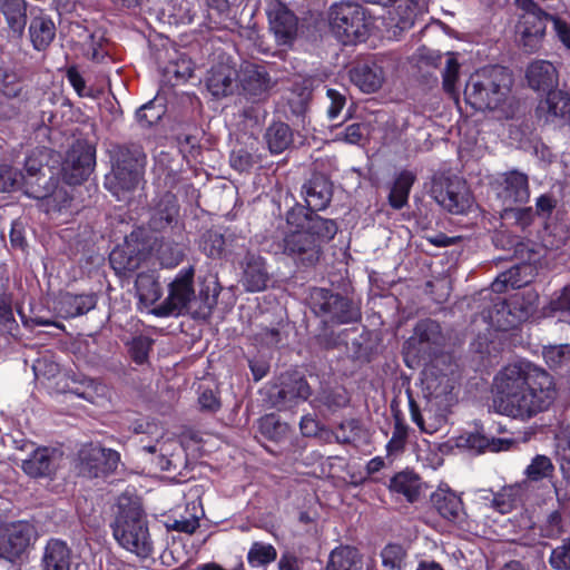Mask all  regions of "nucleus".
I'll return each instance as SVG.
<instances>
[{"mask_svg":"<svg viewBox=\"0 0 570 570\" xmlns=\"http://www.w3.org/2000/svg\"><path fill=\"white\" fill-rule=\"evenodd\" d=\"M493 393L500 414L522 421L548 410L557 397L552 376L524 361L508 364L498 372Z\"/></svg>","mask_w":570,"mask_h":570,"instance_id":"1","label":"nucleus"},{"mask_svg":"<svg viewBox=\"0 0 570 570\" xmlns=\"http://www.w3.org/2000/svg\"><path fill=\"white\" fill-rule=\"evenodd\" d=\"M512 78L503 67H485L470 76L465 88L466 104L476 110L498 111L509 118L513 115Z\"/></svg>","mask_w":570,"mask_h":570,"instance_id":"2","label":"nucleus"},{"mask_svg":"<svg viewBox=\"0 0 570 570\" xmlns=\"http://www.w3.org/2000/svg\"><path fill=\"white\" fill-rule=\"evenodd\" d=\"M116 541L141 559L153 554L154 544L139 499L122 494L117 501L112 525Z\"/></svg>","mask_w":570,"mask_h":570,"instance_id":"3","label":"nucleus"},{"mask_svg":"<svg viewBox=\"0 0 570 570\" xmlns=\"http://www.w3.org/2000/svg\"><path fill=\"white\" fill-rule=\"evenodd\" d=\"M145 165L146 156L140 148L119 149L105 183L117 200L129 202L132 198L142 181Z\"/></svg>","mask_w":570,"mask_h":570,"instance_id":"4","label":"nucleus"},{"mask_svg":"<svg viewBox=\"0 0 570 570\" xmlns=\"http://www.w3.org/2000/svg\"><path fill=\"white\" fill-rule=\"evenodd\" d=\"M137 434H146L149 439H141V449L155 454L154 462L163 471H175L185 462L183 446L179 440L164 430L155 422H140L134 426Z\"/></svg>","mask_w":570,"mask_h":570,"instance_id":"5","label":"nucleus"},{"mask_svg":"<svg viewBox=\"0 0 570 570\" xmlns=\"http://www.w3.org/2000/svg\"><path fill=\"white\" fill-rule=\"evenodd\" d=\"M330 26L334 36L344 45L365 40L368 33V20L364 9L353 2H340L331 7Z\"/></svg>","mask_w":570,"mask_h":570,"instance_id":"6","label":"nucleus"},{"mask_svg":"<svg viewBox=\"0 0 570 570\" xmlns=\"http://www.w3.org/2000/svg\"><path fill=\"white\" fill-rule=\"evenodd\" d=\"M538 305L539 295L532 289H527L515 293L509 302L498 297L493 308L489 311L488 318L497 330L507 331L532 316Z\"/></svg>","mask_w":570,"mask_h":570,"instance_id":"7","label":"nucleus"},{"mask_svg":"<svg viewBox=\"0 0 570 570\" xmlns=\"http://www.w3.org/2000/svg\"><path fill=\"white\" fill-rule=\"evenodd\" d=\"M515 6L522 11L515 26L517 41L525 51H535L540 48L547 23L552 18L533 0H515Z\"/></svg>","mask_w":570,"mask_h":570,"instance_id":"8","label":"nucleus"},{"mask_svg":"<svg viewBox=\"0 0 570 570\" xmlns=\"http://www.w3.org/2000/svg\"><path fill=\"white\" fill-rule=\"evenodd\" d=\"M455 386L456 375L452 365L440 367L439 363H433L423 371L424 397L442 409H450L455 403Z\"/></svg>","mask_w":570,"mask_h":570,"instance_id":"9","label":"nucleus"},{"mask_svg":"<svg viewBox=\"0 0 570 570\" xmlns=\"http://www.w3.org/2000/svg\"><path fill=\"white\" fill-rule=\"evenodd\" d=\"M24 168L27 194L36 199H41V206L47 213L61 212L67 207L70 199L66 190L55 188L52 181L43 187L40 185L45 175L41 173L42 165L38 159L33 156L28 157Z\"/></svg>","mask_w":570,"mask_h":570,"instance_id":"10","label":"nucleus"},{"mask_svg":"<svg viewBox=\"0 0 570 570\" xmlns=\"http://www.w3.org/2000/svg\"><path fill=\"white\" fill-rule=\"evenodd\" d=\"M194 274L193 266L183 268L169 284L166 299L150 313L158 317H167L187 312L190 302L195 298Z\"/></svg>","mask_w":570,"mask_h":570,"instance_id":"11","label":"nucleus"},{"mask_svg":"<svg viewBox=\"0 0 570 570\" xmlns=\"http://www.w3.org/2000/svg\"><path fill=\"white\" fill-rule=\"evenodd\" d=\"M37 530L28 521H17L0 528V559H19L37 540Z\"/></svg>","mask_w":570,"mask_h":570,"instance_id":"12","label":"nucleus"},{"mask_svg":"<svg viewBox=\"0 0 570 570\" xmlns=\"http://www.w3.org/2000/svg\"><path fill=\"white\" fill-rule=\"evenodd\" d=\"M331 239H323L315 230H292L283 239L284 253L304 265H314L318 262L322 247Z\"/></svg>","mask_w":570,"mask_h":570,"instance_id":"13","label":"nucleus"},{"mask_svg":"<svg viewBox=\"0 0 570 570\" xmlns=\"http://www.w3.org/2000/svg\"><path fill=\"white\" fill-rule=\"evenodd\" d=\"M314 305L326 321L337 324L352 323L360 318V309L350 299L326 289H316Z\"/></svg>","mask_w":570,"mask_h":570,"instance_id":"14","label":"nucleus"},{"mask_svg":"<svg viewBox=\"0 0 570 570\" xmlns=\"http://www.w3.org/2000/svg\"><path fill=\"white\" fill-rule=\"evenodd\" d=\"M79 460L80 472L97 478L116 470L120 455L115 450L88 444L80 450Z\"/></svg>","mask_w":570,"mask_h":570,"instance_id":"15","label":"nucleus"},{"mask_svg":"<svg viewBox=\"0 0 570 570\" xmlns=\"http://www.w3.org/2000/svg\"><path fill=\"white\" fill-rule=\"evenodd\" d=\"M269 29L279 45H289L296 37L298 20L281 0H268L266 6Z\"/></svg>","mask_w":570,"mask_h":570,"instance_id":"16","label":"nucleus"},{"mask_svg":"<svg viewBox=\"0 0 570 570\" xmlns=\"http://www.w3.org/2000/svg\"><path fill=\"white\" fill-rule=\"evenodd\" d=\"M242 94L250 101L265 100L273 87V81L264 67L244 63L237 72Z\"/></svg>","mask_w":570,"mask_h":570,"instance_id":"17","label":"nucleus"},{"mask_svg":"<svg viewBox=\"0 0 570 570\" xmlns=\"http://www.w3.org/2000/svg\"><path fill=\"white\" fill-rule=\"evenodd\" d=\"M434 199L452 214H463L472 205V197L464 181L448 179L433 187Z\"/></svg>","mask_w":570,"mask_h":570,"instance_id":"18","label":"nucleus"},{"mask_svg":"<svg viewBox=\"0 0 570 570\" xmlns=\"http://www.w3.org/2000/svg\"><path fill=\"white\" fill-rule=\"evenodd\" d=\"M286 222L295 230H315L323 239H333L337 233V225L333 219L323 218L299 204L287 212Z\"/></svg>","mask_w":570,"mask_h":570,"instance_id":"19","label":"nucleus"},{"mask_svg":"<svg viewBox=\"0 0 570 570\" xmlns=\"http://www.w3.org/2000/svg\"><path fill=\"white\" fill-rule=\"evenodd\" d=\"M95 150L87 142L77 141L62 165L63 178L70 185L81 183L91 171Z\"/></svg>","mask_w":570,"mask_h":570,"instance_id":"20","label":"nucleus"},{"mask_svg":"<svg viewBox=\"0 0 570 570\" xmlns=\"http://www.w3.org/2000/svg\"><path fill=\"white\" fill-rule=\"evenodd\" d=\"M239 283L246 292H262L267 287L271 275L266 259L257 253L247 252L238 263Z\"/></svg>","mask_w":570,"mask_h":570,"instance_id":"21","label":"nucleus"},{"mask_svg":"<svg viewBox=\"0 0 570 570\" xmlns=\"http://www.w3.org/2000/svg\"><path fill=\"white\" fill-rule=\"evenodd\" d=\"M411 420L417 425L421 432L433 434L440 431L446 423V412L449 409H442L432 401H426L423 409L416 404L413 399L409 401Z\"/></svg>","mask_w":570,"mask_h":570,"instance_id":"22","label":"nucleus"},{"mask_svg":"<svg viewBox=\"0 0 570 570\" xmlns=\"http://www.w3.org/2000/svg\"><path fill=\"white\" fill-rule=\"evenodd\" d=\"M537 115L544 122L570 119V95L560 89L549 90L547 97L539 102Z\"/></svg>","mask_w":570,"mask_h":570,"instance_id":"23","label":"nucleus"},{"mask_svg":"<svg viewBox=\"0 0 570 570\" xmlns=\"http://www.w3.org/2000/svg\"><path fill=\"white\" fill-rule=\"evenodd\" d=\"M6 20L8 40L19 42L24 35L28 22L26 0H0Z\"/></svg>","mask_w":570,"mask_h":570,"instance_id":"24","label":"nucleus"},{"mask_svg":"<svg viewBox=\"0 0 570 570\" xmlns=\"http://www.w3.org/2000/svg\"><path fill=\"white\" fill-rule=\"evenodd\" d=\"M96 306V297L91 294H60L55 303V311L62 318H72L88 313Z\"/></svg>","mask_w":570,"mask_h":570,"instance_id":"25","label":"nucleus"},{"mask_svg":"<svg viewBox=\"0 0 570 570\" xmlns=\"http://www.w3.org/2000/svg\"><path fill=\"white\" fill-rule=\"evenodd\" d=\"M21 85L17 73L3 66H0V119H10L17 115V108L8 101L9 98H16L21 92Z\"/></svg>","mask_w":570,"mask_h":570,"instance_id":"26","label":"nucleus"},{"mask_svg":"<svg viewBox=\"0 0 570 570\" xmlns=\"http://www.w3.org/2000/svg\"><path fill=\"white\" fill-rule=\"evenodd\" d=\"M525 78L530 88L548 90L558 83V71L548 60H534L528 66Z\"/></svg>","mask_w":570,"mask_h":570,"instance_id":"27","label":"nucleus"},{"mask_svg":"<svg viewBox=\"0 0 570 570\" xmlns=\"http://www.w3.org/2000/svg\"><path fill=\"white\" fill-rule=\"evenodd\" d=\"M71 563V550L66 542L59 539L47 542L41 558V570H70Z\"/></svg>","mask_w":570,"mask_h":570,"instance_id":"28","label":"nucleus"},{"mask_svg":"<svg viewBox=\"0 0 570 570\" xmlns=\"http://www.w3.org/2000/svg\"><path fill=\"white\" fill-rule=\"evenodd\" d=\"M434 508L441 517L451 521L459 522L464 517L463 503L461 498L450 489L439 488L431 497Z\"/></svg>","mask_w":570,"mask_h":570,"instance_id":"29","label":"nucleus"},{"mask_svg":"<svg viewBox=\"0 0 570 570\" xmlns=\"http://www.w3.org/2000/svg\"><path fill=\"white\" fill-rule=\"evenodd\" d=\"M28 32L33 49L42 51L53 41L56 26L49 16L40 13L31 19Z\"/></svg>","mask_w":570,"mask_h":570,"instance_id":"30","label":"nucleus"},{"mask_svg":"<svg viewBox=\"0 0 570 570\" xmlns=\"http://www.w3.org/2000/svg\"><path fill=\"white\" fill-rule=\"evenodd\" d=\"M311 395L307 382L297 373L287 374L281 379V387L277 392L278 403L306 401Z\"/></svg>","mask_w":570,"mask_h":570,"instance_id":"31","label":"nucleus"},{"mask_svg":"<svg viewBox=\"0 0 570 570\" xmlns=\"http://www.w3.org/2000/svg\"><path fill=\"white\" fill-rule=\"evenodd\" d=\"M21 468L32 478L48 476L55 470V451L38 448L28 459L22 460Z\"/></svg>","mask_w":570,"mask_h":570,"instance_id":"32","label":"nucleus"},{"mask_svg":"<svg viewBox=\"0 0 570 570\" xmlns=\"http://www.w3.org/2000/svg\"><path fill=\"white\" fill-rule=\"evenodd\" d=\"M351 79L362 91L370 94L382 87L385 75L377 63L362 65L351 71Z\"/></svg>","mask_w":570,"mask_h":570,"instance_id":"33","label":"nucleus"},{"mask_svg":"<svg viewBox=\"0 0 570 570\" xmlns=\"http://www.w3.org/2000/svg\"><path fill=\"white\" fill-rule=\"evenodd\" d=\"M303 194L305 196V203L309 210L324 209L332 196L331 187L328 183L322 178H314L303 186Z\"/></svg>","mask_w":570,"mask_h":570,"instance_id":"34","label":"nucleus"},{"mask_svg":"<svg viewBox=\"0 0 570 570\" xmlns=\"http://www.w3.org/2000/svg\"><path fill=\"white\" fill-rule=\"evenodd\" d=\"M325 570H362V557L353 547H337L331 552Z\"/></svg>","mask_w":570,"mask_h":570,"instance_id":"35","label":"nucleus"},{"mask_svg":"<svg viewBox=\"0 0 570 570\" xmlns=\"http://www.w3.org/2000/svg\"><path fill=\"white\" fill-rule=\"evenodd\" d=\"M503 197L509 203H525L530 197L528 176L512 170L504 176Z\"/></svg>","mask_w":570,"mask_h":570,"instance_id":"36","label":"nucleus"},{"mask_svg":"<svg viewBox=\"0 0 570 570\" xmlns=\"http://www.w3.org/2000/svg\"><path fill=\"white\" fill-rule=\"evenodd\" d=\"M236 72L227 66H219L210 70L207 88L215 97L227 96L234 90Z\"/></svg>","mask_w":570,"mask_h":570,"instance_id":"37","label":"nucleus"},{"mask_svg":"<svg viewBox=\"0 0 570 570\" xmlns=\"http://www.w3.org/2000/svg\"><path fill=\"white\" fill-rule=\"evenodd\" d=\"M390 490L404 495L407 501L413 502L420 494L421 482L413 472L402 471L391 479Z\"/></svg>","mask_w":570,"mask_h":570,"instance_id":"38","label":"nucleus"},{"mask_svg":"<svg viewBox=\"0 0 570 570\" xmlns=\"http://www.w3.org/2000/svg\"><path fill=\"white\" fill-rule=\"evenodd\" d=\"M136 293L145 307L154 305L161 296V288L151 273H140L136 278Z\"/></svg>","mask_w":570,"mask_h":570,"instance_id":"39","label":"nucleus"},{"mask_svg":"<svg viewBox=\"0 0 570 570\" xmlns=\"http://www.w3.org/2000/svg\"><path fill=\"white\" fill-rule=\"evenodd\" d=\"M177 215V207L171 195H167L151 212L149 227L163 230L170 225Z\"/></svg>","mask_w":570,"mask_h":570,"instance_id":"40","label":"nucleus"},{"mask_svg":"<svg viewBox=\"0 0 570 570\" xmlns=\"http://www.w3.org/2000/svg\"><path fill=\"white\" fill-rule=\"evenodd\" d=\"M414 181L415 175L413 173L404 170L399 174L389 196V203L393 208L401 209L406 205Z\"/></svg>","mask_w":570,"mask_h":570,"instance_id":"41","label":"nucleus"},{"mask_svg":"<svg viewBox=\"0 0 570 570\" xmlns=\"http://www.w3.org/2000/svg\"><path fill=\"white\" fill-rule=\"evenodd\" d=\"M134 252L129 243L116 247L109 255L112 268L118 273L135 271L139 266L140 258Z\"/></svg>","mask_w":570,"mask_h":570,"instance_id":"42","label":"nucleus"},{"mask_svg":"<svg viewBox=\"0 0 570 570\" xmlns=\"http://www.w3.org/2000/svg\"><path fill=\"white\" fill-rule=\"evenodd\" d=\"M265 137L268 148L273 154L283 153L292 142L291 129L284 122L271 125Z\"/></svg>","mask_w":570,"mask_h":570,"instance_id":"43","label":"nucleus"},{"mask_svg":"<svg viewBox=\"0 0 570 570\" xmlns=\"http://www.w3.org/2000/svg\"><path fill=\"white\" fill-rule=\"evenodd\" d=\"M527 266H514L510 269L501 273L491 287L494 293H502L509 288H520L528 283V279L522 277V273L527 269Z\"/></svg>","mask_w":570,"mask_h":570,"instance_id":"44","label":"nucleus"},{"mask_svg":"<svg viewBox=\"0 0 570 570\" xmlns=\"http://www.w3.org/2000/svg\"><path fill=\"white\" fill-rule=\"evenodd\" d=\"M76 393L94 404L102 405L108 400L110 391L106 384L94 379H86Z\"/></svg>","mask_w":570,"mask_h":570,"instance_id":"45","label":"nucleus"},{"mask_svg":"<svg viewBox=\"0 0 570 570\" xmlns=\"http://www.w3.org/2000/svg\"><path fill=\"white\" fill-rule=\"evenodd\" d=\"M520 491L518 485L504 487L493 495L492 507L502 514L511 512L519 502Z\"/></svg>","mask_w":570,"mask_h":570,"instance_id":"46","label":"nucleus"},{"mask_svg":"<svg viewBox=\"0 0 570 570\" xmlns=\"http://www.w3.org/2000/svg\"><path fill=\"white\" fill-rule=\"evenodd\" d=\"M554 472V465L550 458L537 454L527 466L524 473L530 481H540L551 478Z\"/></svg>","mask_w":570,"mask_h":570,"instance_id":"47","label":"nucleus"},{"mask_svg":"<svg viewBox=\"0 0 570 570\" xmlns=\"http://www.w3.org/2000/svg\"><path fill=\"white\" fill-rule=\"evenodd\" d=\"M466 442L471 449H474L479 452H483L487 449L492 452H499L510 449V446L514 443L511 439L489 440L479 433L470 434L466 439Z\"/></svg>","mask_w":570,"mask_h":570,"instance_id":"48","label":"nucleus"},{"mask_svg":"<svg viewBox=\"0 0 570 570\" xmlns=\"http://www.w3.org/2000/svg\"><path fill=\"white\" fill-rule=\"evenodd\" d=\"M366 436L360 421L355 419L343 421L336 430L335 438L341 443H354Z\"/></svg>","mask_w":570,"mask_h":570,"instance_id":"49","label":"nucleus"},{"mask_svg":"<svg viewBox=\"0 0 570 570\" xmlns=\"http://www.w3.org/2000/svg\"><path fill=\"white\" fill-rule=\"evenodd\" d=\"M543 358L551 368L570 365V344L544 347Z\"/></svg>","mask_w":570,"mask_h":570,"instance_id":"50","label":"nucleus"},{"mask_svg":"<svg viewBox=\"0 0 570 570\" xmlns=\"http://www.w3.org/2000/svg\"><path fill=\"white\" fill-rule=\"evenodd\" d=\"M276 557L277 552L272 544L255 542L248 551L247 560L252 567H257L273 562Z\"/></svg>","mask_w":570,"mask_h":570,"instance_id":"51","label":"nucleus"},{"mask_svg":"<svg viewBox=\"0 0 570 570\" xmlns=\"http://www.w3.org/2000/svg\"><path fill=\"white\" fill-rule=\"evenodd\" d=\"M382 564L390 570H403L406 552L400 544H387L381 552Z\"/></svg>","mask_w":570,"mask_h":570,"instance_id":"52","label":"nucleus"},{"mask_svg":"<svg viewBox=\"0 0 570 570\" xmlns=\"http://www.w3.org/2000/svg\"><path fill=\"white\" fill-rule=\"evenodd\" d=\"M164 112L165 109L163 105L150 100L137 110L136 118L142 127H150L161 119Z\"/></svg>","mask_w":570,"mask_h":570,"instance_id":"53","label":"nucleus"},{"mask_svg":"<svg viewBox=\"0 0 570 570\" xmlns=\"http://www.w3.org/2000/svg\"><path fill=\"white\" fill-rule=\"evenodd\" d=\"M225 246L224 236L217 232H206L200 240V249L212 258H218L223 255Z\"/></svg>","mask_w":570,"mask_h":570,"instance_id":"54","label":"nucleus"},{"mask_svg":"<svg viewBox=\"0 0 570 570\" xmlns=\"http://www.w3.org/2000/svg\"><path fill=\"white\" fill-rule=\"evenodd\" d=\"M396 12L399 16L396 27L401 30H405L413 26L417 14L423 12V7L412 0H405L404 10H402V6H399Z\"/></svg>","mask_w":570,"mask_h":570,"instance_id":"55","label":"nucleus"},{"mask_svg":"<svg viewBox=\"0 0 570 570\" xmlns=\"http://www.w3.org/2000/svg\"><path fill=\"white\" fill-rule=\"evenodd\" d=\"M459 68L460 66L456 59L449 55L446 59V66L443 71V88L455 100L458 99V90L455 83L458 80Z\"/></svg>","mask_w":570,"mask_h":570,"instance_id":"56","label":"nucleus"},{"mask_svg":"<svg viewBox=\"0 0 570 570\" xmlns=\"http://www.w3.org/2000/svg\"><path fill=\"white\" fill-rule=\"evenodd\" d=\"M284 340V330L281 324L276 327H263L255 334V341L264 346H278Z\"/></svg>","mask_w":570,"mask_h":570,"instance_id":"57","label":"nucleus"},{"mask_svg":"<svg viewBox=\"0 0 570 570\" xmlns=\"http://www.w3.org/2000/svg\"><path fill=\"white\" fill-rule=\"evenodd\" d=\"M259 430L269 439H278L287 431V425L281 423L275 415H265L259 420Z\"/></svg>","mask_w":570,"mask_h":570,"instance_id":"58","label":"nucleus"},{"mask_svg":"<svg viewBox=\"0 0 570 570\" xmlns=\"http://www.w3.org/2000/svg\"><path fill=\"white\" fill-rule=\"evenodd\" d=\"M409 428L406 424H404L401 420L396 419L392 438L386 444V450L389 453L399 452L401 451L404 445L405 441L407 439Z\"/></svg>","mask_w":570,"mask_h":570,"instance_id":"59","label":"nucleus"},{"mask_svg":"<svg viewBox=\"0 0 570 570\" xmlns=\"http://www.w3.org/2000/svg\"><path fill=\"white\" fill-rule=\"evenodd\" d=\"M550 564L558 570H564L570 567V539L564 540L562 546L557 547L552 551Z\"/></svg>","mask_w":570,"mask_h":570,"instance_id":"60","label":"nucleus"},{"mask_svg":"<svg viewBox=\"0 0 570 570\" xmlns=\"http://www.w3.org/2000/svg\"><path fill=\"white\" fill-rule=\"evenodd\" d=\"M18 328L11 305L4 299H0V332L13 335Z\"/></svg>","mask_w":570,"mask_h":570,"instance_id":"61","label":"nucleus"},{"mask_svg":"<svg viewBox=\"0 0 570 570\" xmlns=\"http://www.w3.org/2000/svg\"><path fill=\"white\" fill-rule=\"evenodd\" d=\"M151 344L153 341L146 336L134 338L130 344V354L132 360L138 364H142L148 357Z\"/></svg>","mask_w":570,"mask_h":570,"instance_id":"62","label":"nucleus"},{"mask_svg":"<svg viewBox=\"0 0 570 570\" xmlns=\"http://www.w3.org/2000/svg\"><path fill=\"white\" fill-rule=\"evenodd\" d=\"M32 370L37 377L45 379L55 377L60 371L59 364L47 356L36 360Z\"/></svg>","mask_w":570,"mask_h":570,"instance_id":"63","label":"nucleus"},{"mask_svg":"<svg viewBox=\"0 0 570 570\" xmlns=\"http://www.w3.org/2000/svg\"><path fill=\"white\" fill-rule=\"evenodd\" d=\"M256 163V157L247 149L239 148L233 150L230 155V165L238 171H246Z\"/></svg>","mask_w":570,"mask_h":570,"instance_id":"64","label":"nucleus"}]
</instances>
